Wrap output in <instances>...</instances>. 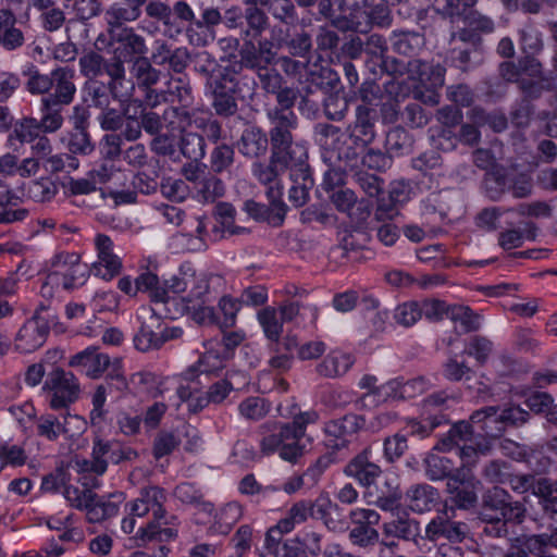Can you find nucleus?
<instances>
[{"label":"nucleus","instance_id":"52","mask_svg":"<svg viewBox=\"0 0 557 557\" xmlns=\"http://www.w3.org/2000/svg\"><path fill=\"white\" fill-rule=\"evenodd\" d=\"M226 357L220 349L216 351L212 349L207 350L198 361V371L207 374L214 373L224 367V359Z\"/></svg>","mask_w":557,"mask_h":557},{"label":"nucleus","instance_id":"10","mask_svg":"<svg viewBox=\"0 0 557 557\" xmlns=\"http://www.w3.org/2000/svg\"><path fill=\"white\" fill-rule=\"evenodd\" d=\"M483 475L491 484H509L512 487H552V482L545 476L536 474L513 475L506 462L491 461L483 470Z\"/></svg>","mask_w":557,"mask_h":557},{"label":"nucleus","instance_id":"11","mask_svg":"<svg viewBox=\"0 0 557 557\" xmlns=\"http://www.w3.org/2000/svg\"><path fill=\"white\" fill-rule=\"evenodd\" d=\"M468 423L471 426L473 436V442L470 444L475 446L476 438H484L490 442V449L492 448V441L500 436L506 430L500 408L495 406L474 411Z\"/></svg>","mask_w":557,"mask_h":557},{"label":"nucleus","instance_id":"49","mask_svg":"<svg viewBox=\"0 0 557 557\" xmlns=\"http://www.w3.org/2000/svg\"><path fill=\"white\" fill-rule=\"evenodd\" d=\"M161 190L166 198L176 202L184 201L191 193L184 181L174 178H166L161 185Z\"/></svg>","mask_w":557,"mask_h":557},{"label":"nucleus","instance_id":"12","mask_svg":"<svg viewBox=\"0 0 557 557\" xmlns=\"http://www.w3.org/2000/svg\"><path fill=\"white\" fill-rule=\"evenodd\" d=\"M97 260L92 263L90 271L95 276L104 281H111L122 270V260L114 252V244L106 234H97L94 239Z\"/></svg>","mask_w":557,"mask_h":557},{"label":"nucleus","instance_id":"17","mask_svg":"<svg viewBox=\"0 0 557 557\" xmlns=\"http://www.w3.org/2000/svg\"><path fill=\"white\" fill-rule=\"evenodd\" d=\"M74 71L67 67H60L53 71V94L42 98L45 109L52 108L58 104H69L72 102L76 92L73 83Z\"/></svg>","mask_w":557,"mask_h":557},{"label":"nucleus","instance_id":"2","mask_svg":"<svg viewBox=\"0 0 557 557\" xmlns=\"http://www.w3.org/2000/svg\"><path fill=\"white\" fill-rule=\"evenodd\" d=\"M219 277L196 271L190 264L180 268L176 275L168 280L173 314H190L200 324H213L215 314L211 302L218 293L214 283Z\"/></svg>","mask_w":557,"mask_h":557},{"label":"nucleus","instance_id":"7","mask_svg":"<svg viewBox=\"0 0 557 557\" xmlns=\"http://www.w3.org/2000/svg\"><path fill=\"white\" fill-rule=\"evenodd\" d=\"M344 473L364 487L376 485L381 478H384L385 487H392L398 484L394 474L384 473L381 468L371 460L369 449H364L361 454L352 458L345 467Z\"/></svg>","mask_w":557,"mask_h":557},{"label":"nucleus","instance_id":"3","mask_svg":"<svg viewBox=\"0 0 557 557\" xmlns=\"http://www.w3.org/2000/svg\"><path fill=\"white\" fill-rule=\"evenodd\" d=\"M318 419L319 414L310 410L296 414L292 422L275 425L272 430L267 425L261 426L260 453L265 456L276 453L283 460L296 461L310 442L306 434L307 426Z\"/></svg>","mask_w":557,"mask_h":557},{"label":"nucleus","instance_id":"62","mask_svg":"<svg viewBox=\"0 0 557 557\" xmlns=\"http://www.w3.org/2000/svg\"><path fill=\"white\" fill-rule=\"evenodd\" d=\"M492 346L493 345L488 339L483 337H475L469 343L466 352L469 356L474 357L478 362L483 363L491 354Z\"/></svg>","mask_w":557,"mask_h":557},{"label":"nucleus","instance_id":"34","mask_svg":"<svg viewBox=\"0 0 557 557\" xmlns=\"http://www.w3.org/2000/svg\"><path fill=\"white\" fill-rule=\"evenodd\" d=\"M90 270L82 261H77L69 271L61 275L60 284L65 290H73L82 287L89 277Z\"/></svg>","mask_w":557,"mask_h":557},{"label":"nucleus","instance_id":"33","mask_svg":"<svg viewBox=\"0 0 557 557\" xmlns=\"http://www.w3.org/2000/svg\"><path fill=\"white\" fill-rule=\"evenodd\" d=\"M81 260V255L76 252L70 251H60L52 256L49 260V270L50 280L55 281V278L61 280V275L69 271L72 265H75L77 261Z\"/></svg>","mask_w":557,"mask_h":557},{"label":"nucleus","instance_id":"41","mask_svg":"<svg viewBox=\"0 0 557 557\" xmlns=\"http://www.w3.org/2000/svg\"><path fill=\"white\" fill-rule=\"evenodd\" d=\"M419 71L420 82L426 88L436 89L444 85L445 69L442 65L420 63Z\"/></svg>","mask_w":557,"mask_h":557},{"label":"nucleus","instance_id":"57","mask_svg":"<svg viewBox=\"0 0 557 557\" xmlns=\"http://www.w3.org/2000/svg\"><path fill=\"white\" fill-rule=\"evenodd\" d=\"M330 198L338 211L347 214H350V210L357 203L356 194L348 188L333 191Z\"/></svg>","mask_w":557,"mask_h":557},{"label":"nucleus","instance_id":"44","mask_svg":"<svg viewBox=\"0 0 557 557\" xmlns=\"http://www.w3.org/2000/svg\"><path fill=\"white\" fill-rule=\"evenodd\" d=\"M449 497L445 500L446 512L454 508L469 509L476 503L473 490H448Z\"/></svg>","mask_w":557,"mask_h":557},{"label":"nucleus","instance_id":"45","mask_svg":"<svg viewBox=\"0 0 557 557\" xmlns=\"http://www.w3.org/2000/svg\"><path fill=\"white\" fill-rule=\"evenodd\" d=\"M240 300L230 296H223L219 300V309L223 314L221 321L215 318L213 323H219L221 327H232L236 322L237 312L240 309Z\"/></svg>","mask_w":557,"mask_h":557},{"label":"nucleus","instance_id":"30","mask_svg":"<svg viewBox=\"0 0 557 557\" xmlns=\"http://www.w3.org/2000/svg\"><path fill=\"white\" fill-rule=\"evenodd\" d=\"M191 193L199 202H213L224 195V185L221 180L206 175L197 183Z\"/></svg>","mask_w":557,"mask_h":557},{"label":"nucleus","instance_id":"64","mask_svg":"<svg viewBox=\"0 0 557 557\" xmlns=\"http://www.w3.org/2000/svg\"><path fill=\"white\" fill-rule=\"evenodd\" d=\"M471 119L478 124H488L495 132H502L507 125V120L503 114L485 115L478 109L472 110Z\"/></svg>","mask_w":557,"mask_h":557},{"label":"nucleus","instance_id":"13","mask_svg":"<svg viewBox=\"0 0 557 557\" xmlns=\"http://www.w3.org/2000/svg\"><path fill=\"white\" fill-rule=\"evenodd\" d=\"M49 334V325L45 318L37 311L33 318L27 320L18 330L14 347L22 354H30L40 348Z\"/></svg>","mask_w":557,"mask_h":557},{"label":"nucleus","instance_id":"32","mask_svg":"<svg viewBox=\"0 0 557 557\" xmlns=\"http://www.w3.org/2000/svg\"><path fill=\"white\" fill-rule=\"evenodd\" d=\"M258 322L265 337L277 344L283 332V321L278 315L277 309L273 307L263 308L258 312Z\"/></svg>","mask_w":557,"mask_h":557},{"label":"nucleus","instance_id":"19","mask_svg":"<svg viewBox=\"0 0 557 557\" xmlns=\"http://www.w3.org/2000/svg\"><path fill=\"white\" fill-rule=\"evenodd\" d=\"M129 513L135 517H145L152 512L153 519L165 518L162 507V495L158 490H143L140 496L127 504Z\"/></svg>","mask_w":557,"mask_h":557},{"label":"nucleus","instance_id":"43","mask_svg":"<svg viewBox=\"0 0 557 557\" xmlns=\"http://www.w3.org/2000/svg\"><path fill=\"white\" fill-rule=\"evenodd\" d=\"M533 237L531 231L508 228L499 233L498 245L505 250H511L521 247L527 239H532Z\"/></svg>","mask_w":557,"mask_h":557},{"label":"nucleus","instance_id":"21","mask_svg":"<svg viewBox=\"0 0 557 557\" xmlns=\"http://www.w3.org/2000/svg\"><path fill=\"white\" fill-rule=\"evenodd\" d=\"M213 89V106L220 114H232L236 110V102L233 96L235 84L226 76L221 79H212L210 83Z\"/></svg>","mask_w":557,"mask_h":557},{"label":"nucleus","instance_id":"37","mask_svg":"<svg viewBox=\"0 0 557 557\" xmlns=\"http://www.w3.org/2000/svg\"><path fill=\"white\" fill-rule=\"evenodd\" d=\"M270 406L261 397H248L238 406L239 414L247 420H260L267 416Z\"/></svg>","mask_w":557,"mask_h":557},{"label":"nucleus","instance_id":"29","mask_svg":"<svg viewBox=\"0 0 557 557\" xmlns=\"http://www.w3.org/2000/svg\"><path fill=\"white\" fill-rule=\"evenodd\" d=\"M268 148L267 136L256 127H248L244 131L239 144V151L249 157L256 158L265 152Z\"/></svg>","mask_w":557,"mask_h":557},{"label":"nucleus","instance_id":"25","mask_svg":"<svg viewBox=\"0 0 557 557\" xmlns=\"http://www.w3.org/2000/svg\"><path fill=\"white\" fill-rule=\"evenodd\" d=\"M24 44V36L16 27L15 15L4 9H0V46L7 50H14Z\"/></svg>","mask_w":557,"mask_h":557},{"label":"nucleus","instance_id":"55","mask_svg":"<svg viewBox=\"0 0 557 557\" xmlns=\"http://www.w3.org/2000/svg\"><path fill=\"white\" fill-rule=\"evenodd\" d=\"M407 447V438L404 435L395 434L384 441V456L386 460L394 462L403 456Z\"/></svg>","mask_w":557,"mask_h":557},{"label":"nucleus","instance_id":"46","mask_svg":"<svg viewBox=\"0 0 557 557\" xmlns=\"http://www.w3.org/2000/svg\"><path fill=\"white\" fill-rule=\"evenodd\" d=\"M133 72L138 84L145 87H150L159 81V72L145 58L136 59Z\"/></svg>","mask_w":557,"mask_h":557},{"label":"nucleus","instance_id":"35","mask_svg":"<svg viewBox=\"0 0 557 557\" xmlns=\"http://www.w3.org/2000/svg\"><path fill=\"white\" fill-rule=\"evenodd\" d=\"M422 309L418 301H406L394 309L393 318L401 326L409 327L416 324L422 317Z\"/></svg>","mask_w":557,"mask_h":557},{"label":"nucleus","instance_id":"36","mask_svg":"<svg viewBox=\"0 0 557 557\" xmlns=\"http://www.w3.org/2000/svg\"><path fill=\"white\" fill-rule=\"evenodd\" d=\"M37 434L48 441H57L61 434H64V425L53 414H42L36 422Z\"/></svg>","mask_w":557,"mask_h":557},{"label":"nucleus","instance_id":"27","mask_svg":"<svg viewBox=\"0 0 557 557\" xmlns=\"http://www.w3.org/2000/svg\"><path fill=\"white\" fill-rule=\"evenodd\" d=\"M355 359L350 354L333 350L319 364V373L325 376H337L346 373L354 364Z\"/></svg>","mask_w":557,"mask_h":557},{"label":"nucleus","instance_id":"28","mask_svg":"<svg viewBox=\"0 0 557 557\" xmlns=\"http://www.w3.org/2000/svg\"><path fill=\"white\" fill-rule=\"evenodd\" d=\"M308 159V147L305 143H292L282 149L281 158L275 160L274 163H280L281 169L296 168L302 172L306 168Z\"/></svg>","mask_w":557,"mask_h":557},{"label":"nucleus","instance_id":"6","mask_svg":"<svg viewBox=\"0 0 557 557\" xmlns=\"http://www.w3.org/2000/svg\"><path fill=\"white\" fill-rule=\"evenodd\" d=\"M70 505L85 510L89 522L97 523L114 516L117 507L114 503L99 497L94 490H59Z\"/></svg>","mask_w":557,"mask_h":557},{"label":"nucleus","instance_id":"20","mask_svg":"<svg viewBox=\"0 0 557 557\" xmlns=\"http://www.w3.org/2000/svg\"><path fill=\"white\" fill-rule=\"evenodd\" d=\"M374 112L366 106L356 110V121L350 129V136L357 146L364 147L374 139Z\"/></svg>","mask_w":557,"mask_h":557},{"label":"nucleus","instance_id":"51","mask_svg":"<svg viewBox=\"0 0 557 557\" xmlns=\"http://www.w3.org/2000/svg\"><path fill=\"white\" fill-rule=\"evenodd\" d=\"M282 171H284V169H281L280 163L273 162V154L271 156V161L269 164L256 162L252 165L253 175L260 183L264 185L280 182L277 177Z\"/></svg>","mask_w":557,"mask_h":557},{"label":"nucleus","instance_id":"38","mask_svg":"<svg viewBox=\"0 0 557 557\" xmlns=\"http://www.w3.org/2000/svg\"><path fill=\"white\" fill-rule=\"evenodd\" d=\"M181 151L188 159H201L205 156L202 136L194 132H184L181 138Z\"/></svg>","mask_w":557,"mask_h":557},{"label":"nucleus","instance_id":"61","mask_svg":"<svg viewBox=\"0 0 557 557\" xmlns=\"http://www.w3.org/2000/svg\"><path fill=\"white\" fill-rule=\"evenodd\" d=\"M73 10L79 20H89L101 12L100 0H72Z\"/></svg>","mask_w":557,"mask_h":557},{"label":"nucleus","instance_id":"48","mask_svg":"<svg viewBox=\"0 0 557 557\" xmlns=\"http://www.w3.org/2000/svg\"><path fill=\"white\" fill-rule=\"evenodd\" d=\"M119 305V296L113 290L96 292L90 301V307L95 312H111L116 310Z\"/></svg>","mask_w":557,"mask_h":557},{"label":"nucleus","instance_id":"42","mask_svg":"<svg viewBox=\"0 0 557 557\" xmlns=\"http://www.w3.org/2000/svg\"><path fill=\"white\" fill-rule=\"evenodd\" d=\"M27 460L25 448L17 444L4 443L0 445V463L2 467H20Z\"/></svg>","mask_w":557,"mask_h":557},{"label":"nucleus","instance_id":"63","mask_svg":"<svg viewBox=\"0 0 557 557\" xmlns=\"http://www.w3.org/2000/svg\"><path fill=\"white\" fill-rule=\"evenodd\" d=\"M242 515V506L237 503H230L220 510L216 517L222 527L230 529L240 519Z\"/></svg>","mask_w":557,"mask_h":557},{"label":"nucleus","instance_id":"14","mask_svg":"<svg viewBox=\"0 0 557 557\" xmlns=\"http://www.w3.org/2000/svg\"><path fill=\"white\" fill-rule=\"evenodd\" d=\"M363 426L364 419L357 414L333 420L325 426V445L333 449L345 448Z\"/></svg>","mask_w":557,"mask_h":557},{"label":"nucleus","instance_id":"22","mask_svg":"<svg viewBox=\"0 0 557 557\" xmlns=\"http://www.w3.org/2000/svg\"><path fill=\"white\" fill-rule=\"evenodd\" d=\"M507 493L505 490H488V494L484 497V503L487 507L499 511L495 516H491V520H512L522 516L520 506H512L506 500Z\"/></svg>","mask_w":557,"mask_h":557},{"label":"nucleus","instance_id":"47","mask_svg":"<svg viewBox=\"0 0 557 557\" xmlns=\"http://www.w3.org/2000/svg\"><path fill=\"white\" fill-rule=\"evenodd\" d=\"M268 186L267 196L270 201L271 212L275 214L277 220L275 223L281 224L286 213V206L282 200L283 186L280 182L268 184Z\"/></svg>","mask_w":557,"mask_h":557},{"label":"nucleus","instance_id":"24","mask_svg":"<svg viewBox=\"0 0 557 557\" xmlns=\"http://www.w3.org/2000/svg\"><path fill=\"white\" fill-rule=\"evenodd\" d=\"M137 290L147 293L156 305H170L171 295L168 286V280L161 285L156 274L144 272L136 277Z\"/></svg>","mask_w":557,"mask_h":557},{"label":"nucleus","instance_id":"60","mask_svg":"<svg viewBox=\"0 0 557 557\" xmlns=\"http://www.w3.org/2000/svg\"><path fill=\"white\" fill-rule=\"evenodd\" d=\"M178 446V441L171 433H163L156 437L153 444V456L160 459L170 455Z\"/></svg>","mask_w":557,"mask_h":557},{"label":"nucleus","instance_id":"1","mask_svg":"<svg viewBox=\"0 0 557 557\" xmlns=\"http://www.w3.org/2000/svg\"><path fill=\"white\" fill-rule=\"evenodd\" d=\"M473 442L471 426L467 421L455 423L449 431L438 440L433 450L451 451L455 448L459 450L461 466L455 468L450 459L430 453L424 459L425 473L432 481L449 479V481L461 485H473V468L476 466L481 455L490 451V442L484 438H476L475 446L469 444Z\"/></svg>","mask_w":557,"mask_h":557},{"label":"nucleus","instance_id":"5","mask_svg":"<svg viewBox=\"0 0 557 557\" xmlns=\"http://www.w3.org/2000/svg\"><path fill=\"white\" fill-rule=\"evenodd\" d=\"M137 453L129 446H125L117 441H108L99 436L92 442L91 459L77 462L78 472L87 475L100 476L104 474L108 465L120 463L124 460H133Z\"/></svg>","mask_w":557,"mask_h":557},{"label":"nucleus","instance_id":"53","mask_svg":"<svg viewBox=\"0 0 557 557\" xmlns=\"http://www.w3.org/2000/svg\"><path fill=\"white\" fill-rule=\"evenodd\" d=\"M334 458L331 455L321 456L314 465H312L304 476H299L297 479V485L302 484H314L318 482V479L322 475V473L327 469L331 463H333Z\"/></svg>","mask_w":557,"mask_h":557},{"label":"nucleus","instance_id":"31","mask_svg":"<svg viewBox=\"0 0 557 557\" xmlns=\"http://www.w3.org/2000/svg\"><path fill=\"white\" fill-rule=\"evenodd\" d=\"M493 180L503 189L511 190L516 198L527 197L532 191V178L527 174L510 173L503 177L493 175Z\"/></svg>","mask_w":557,"mask_h":557},{"label":"nucleus","instance_id":"40","mask_svg":"<svg viewBox=\"0 0 557 557\" xmlns=\"http://www.w3.org/2000/svg\"><path fill=\"white\" fill-rule=\"evenodd\" d=\"M40 131L39 122L36 119L24 117L15 124L9 140L16 138L22 143H30L39 136Z\"/></svg>","mask_w":557,"mask_h":557},{"label":"nucleus","instance_id":"9","mask_svg":"<svg viewBox=\"0 0 557 557\" xmlns=\"http://www.w3.org/2000/svg\"><path fill=\"white\" fill-rule=\"evenodd\" d=\"M430 386V382L423 376L406 381L397 377L380 385V387L372 394H369L367 398L377 396L379 401L407 400L420 396L426 392Z\"/></svg>","mask_w":557,"mask_h":557},{"label":"nucleus","instance_id":"18","mask_svg":"<svg viewBox=\"0 0 557 557\" xmlns=\"http://www.w3.org/2000/svg\"><path fill=\"white\" fill-rule=\"evenodd\" d=\"M69 363L71 367L79 369L87 376L97 379L109 368L110 358L97 348L88 347L74 355Z\"/></svg>","mask_w":557,"mask_h":557},{"label":"nucleus","instance_id":"26","mask_svg":"<svg viewBox=\"0 0 557 557\" xmlns=\"http://www.w3.org/2000/svg\"><path fill=\"white\" fill-rule=\"evenodd\" d=\"M115 58V61L106 66V71L111 77L110 88L113 96L120 100H126L131 97L134 84L125 79V70L123 62Z\"/></svg>","mask_w":557,"mask_h":557},{"label":"nucleus","instance_id":"16","mask_svg":"<svg viewBox=\"0 0 557 557\" xmlns=\"http://www.w3.org/2000/svg\"><path fill=\"white\" fill-rule=\"evenodd\" d=\"M178 537V523L175 517L170 519L158 518L152 519L145 527H140L136 534L135 540L139 546L148 543H169Z\"/></svg>","mask_w":557,"mask_h":557},{"label":"nucleus","instance_id":"59","mask_svg":"<svg viewBox=\"0 0 557 557\" xmlns=\"http://www.w3.org/2000/svg\"><path fill=\"white\" fill-rule=\"evenodd\" d=\"M107 401V389L104 386L99 385L92 396H91V404L92 409L90 411V420L92 424H98L102 421L106 410H104V404Z\"/></svg>","mask_w":557,"mask_h":557},{"label":"nucleus","instance_id":"23","mask_svg":"<svg viewBox=\"0 0 557 557\" xmlns=\"http://www.w3.org/2000/svg\"><path fill=\"white\" fill-rule=\"evenodd\" d=\"M425 533L432 541L444 537L455 543L463 540L466 531L465 524L437 517L428 524Z\"/></svg>","mask_w":557,"mask_h":557},{"label":"nucleus","instance_id":"54","mask_svg":"<svg viewBox=\"0 0 557 557\" xmlns=\"http://www.w3.org/2000/svg\"><path fill=\"white\" fill-rule=\"evenodd\" d=\"M383 530L386 536L409 540L414 535V528L408 520H394L384 523Z\"/></svg>","mask_w":557,"mask_h":557},{"label":"nucleus","instance_id":"8","mask_svg":"<svg viewBox=\"0 0 557 557\" xmlns=\"http://www.w3.org/2000/svg\"><path fill=\"white\" fill-rule=\"evenodd\" d=\"M44 389L49 394L50 408L58 410L74 403L78 396L79 385L76 377L62 369L49 373Z\"/></svg>","mask_w":557,"mask_h":557},{"label":"nucleus","instance_id":"15","mask_svg":"<svg viewBox=\"0 0 557 557\" xmlns=\"http://www.w3.org/2000/svg\"><path fill=\"white\" fill-rule=\"evenodd\" d=\"M113 53L116 59L128 60L134 55H144L147 52L145 39L133 28H109Z\"/></svg>","mask_w":557,"mask_h":557},{"label":"nucleus","instance_id":"50","mask_svg":"<svg viewBox=\"0 0 557 557\" xmlns=\"http://www.w3.org/2000/svg\"><path fill=\"white\" fill-rule=\"evenodd\" d=\"M272 122V129H278L281 133H290L296 127L297 117L292 110L275 109L269 113Z\"/></svg>","mask_w":557,"mask_h":557},{"label":"nucleus","instance_id":"56","mask_svg":"<svg viewBox=\"0 0 557 557\" xmlns=\"http://www.w3.org/2000/svg\"><path fill=\"white\" fill-rule=\"evenodd\" d=\"M234 159V151L227 145L218 146L211 153V168L214 172L227 169Z\"/></svg>","mask_w":557,"mask_h":557},{"label":"nucleus","instance_id":"39","mask_svg":"<svg viewBox=\"0 0 557 557\" xmlns=\"http://www.w3.org/2000/svg\"><path fill=\"white\" fill-rule=\"evenodd\" d=\"M104 18L109 28L123 27L124 23L133 22L138 18L135 11L123 3H113L106 11Z\"/></svg>","mask_w":557,"mask_h":557},{"label":"nucleus","instance_id":"58","mask_svg":"<svg viewBox=\"0 0 557 557\" xmlns=\"http://www.w3.org/2000/svg\"><path fill=\"white\" fill-rule=\"evenodd\" d=\"M441 423L442 420L437 417L423 421L412 419L407 422L406 429L409 434L423 438L429 436Z\"/></svg>","mask_w":557,"mask_h":557},{"label":"nucleus","instance_id":"4","mask_svg":"<svg viewBox=\"0 0 557 557\" xmlns=\"http://www.w3.org/2000/svg\"><path fill=\"white\" fill-rule=\"evenodd\" d=\"M138 332L134 336V345L139 351L161 348L166 342L180 338L183 330L178 326H166L159 309L141 306L137 311Z\"/></svg>","mask_w":557,"mask_h":557}]
</instances>
